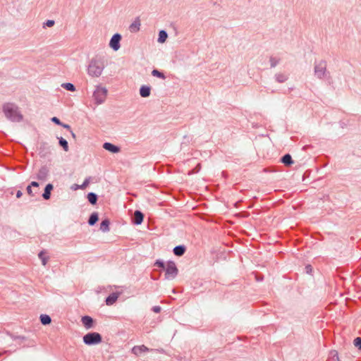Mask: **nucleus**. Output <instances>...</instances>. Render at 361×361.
<instances>
[{
    "instance_id": "nucleus-42",
    "label": "nucleus",
    "mask_w": 361,
    "mask_h": 361,
    "mask_svg": "<svg viewBox=\"0 0 361 361\" xmlns=\"http://www.w3.org/2000/svg\"><path fill=\"white\" fill-rule=\"evenodd\" d=\"M35 345V341H30V343L27 345H24L23 347H28V346H34Z\"/></svg>"
},
{
    "instance_id": "nucleus-38",
    "label": "nucleus",
    "mask_w": 361,
    "mask_h": 361,
    "mask_svg": "<svg viewBox=\"0 0 361 361\" xmlns=\"http://www.w3.org/2000/svg\"><path fill=\"white\" fill-rule=\"evenodd\" d=\"M312 266L308 264L305 267V271L307 274H310L312 272Z\"/></svg>"
},
{
    "instance_id": "nucleus-35",
    "label": "nucleus",
    "mask_w": 361,
    "mask_h": 361,
    "mask_svg": "<svg viewBox=\"0 0 361 361\" xmlns=\"http://www.w3.org/2000/svg\"><path fill=\"white\" fill-rule=\"evenodd\" d=\"M12 338L14 341H20L25 340V337H24L23 336H13Z\"/></svg>"
},
{
    "instance_id": "nucleus-43",
    "label": "nucleus",
    "mask_w": 361,
    "mask_h": 361,
    "mask_svg": "<svg viewBox=\"0 0 361 361\" xmlns=\"http://www.w3.org/2000/svg\"><path fill=\"white\" fill-rule=\"evenodd\" d=\"M71 188L73 189V190L80 189V185H77V184H74L73 185H72Z\"/></svg>"
},
{
    "instance_id": "nucleus-14",
    "label": "nucleus",
    "mask_w": 361,
    "mask_h": 361,
    "mask_svg": "<svg viewBox=\"0 0 361 361\" xmlns=\"http://www.w3.org/2000/svg\"><path fill=\"white\" fill-rule=\"evenodd\" d=\"M151 93V87L147 85H142L140 88V94L142 97H148Z\"/></svg>"
},
{
    "instance_id": "nucleus-32",
    "label": "nucleus",
    "mask_w": 361,
    "mask_h": 361,
    "mask_svg": "<svg viewBox=\"0 0 361 361\" xmlns=\"http://www.w3.org/2000/svg\"><path fill=\"white\" fill-rule=\"evenodd\" d=\"M154 265L158 267H161L163 269H165V268H166L164 262L163 261H161V260H159V259L156 261V262L154 263Z\"/></svg>"
},
{
    "instance_id": "nucleus-28",
    "label": "nucleus",
    "mask_w": 361,
    "mask_h": 361,
    "mask_svg": "<svg viewBox=\"0 0 361 361\" xmlns=\"http://www.w3.org/2000/svg\"><path fill=\"white\" fill-rule=\"evenodd\" d=\"M270 66L271 68L276 67L280 62V59H277L274 56H271L269 58Z\"/></svg>"
},
{
    "instance_id": "nucleus-22",
    "label": "nucleus",
    "mask_w": 361,
    "mask_h": 361,
    "mask_svg": "<svg viewBox=\"0 0 361 361\" xmlns=\"http://www.w3.org/2000/svg\"><path fill=\"white\" fill-rule=\"evenodd\" d=\"M99 220V216L97 212H93L90 214L89 219H88V224L90 226H94Z\"/></svg>"
},
{
    "instance_id": "nucleus-24",
    "label": "nucleus",
    "mask_w": 361,
    "mask_h": 361,
    "mask_svg": "<svg viewBox=\"0 0 361 361\" xmlns=\"http://www.w3.org/2000/svg\"><path fill=\"white\" fill-rule=\"evenodd\" d=\"M58 139H59V145L63 149V150L65 152H68L69 149V147H68V143L67 140L62 137H58Z\"/></svg>"
},
{
    "instance_id": "nucleus-17",
    "label": "nucleus",
    "mask_w": 361,
    "mask_h": 361,
    "mask_svg": "<svg viewBox=\"0 0 361 361\" xmlns=\"http://www.w3.org/2000/svg\"><path fill=\"white\" fill-rule=\"evenodd\" d=\"M118 295L116 293H113L110 294L106 298V304L107 305H112L118 299Z\"/></svg>"
},
{
    "instance_id": "nucleus-5",
    "label": "nucleus",
    "mask_w": 361,
    "mask_h": 361,
    "mask_svg": "<svg viewBox=\"0 0 361 361\" xmlns=\"http://www.w3.org/2000/svg\"><path fill=\"white\" fill-rule=\"evenodd\" d=\"M165 279L172 280L175 279L178 274V270L175 262L169 261L167 262L165 268Z\"/></svg>"
},
{
    "instance_id": "nucleus-26",
    "label": "nucleus",
    "mask_w": 361,
    "mask_h": 361,
    "mask_svg": "<svg viewBox=\"0 0 361 361\" xmlns=\"http://www.w3.org/2000/svg\"><path fill=\"white\" fill-rule=\"evenodd\" d=\"M61 87H63L64 89H66V90H68L71 92H74L75 90V85L71 82L63 83L61 85Z\"/></svg>"
},
{
    "instance_id": "nucleus-29",
    "label": "nucleus",
    "mask_w": 361,
    "mask_h": 361,
    "mask_svg": "<svg viewBox=\"0 0 361 361\" xmlns=\"http://www.w3.org/2000/svg\"><path fill=\"white\" fill-rule=\"evenodd\" d=\"M44 253H45L44 251H41L38 254V257L41 259L42 263L44 266H45L47 264L48 259H49V257H47L44 256Z\"/></svg>"
},
{
    "instance_id": "nucleus-46",
    "label": "nucleus",
    "mask_w": 361,
    "mask_h": 361,
    "mask_svg": "<svg viewBox=\"0 0 361 361\" xmlns=\"http://www.w3.org/2000/svg\"><path fill=\"white\" fill-rule=\"evenodd\" d=\"M70 132H71V133L72 137H73V138H75V134L72 130H71Z\"/></svg>"
},
{
    "instance_id": "nucleus-47",
    "label": "nucleus",
    "mask_w": 361,
    "mask_h": 361,
    "mask_svg": "<svg viewBox=\"0 0 361 361\" xmlns=\"http://www.w3.org/2000/svg\"><path fill=\"white\" fill-rule=\"evenodd\" d=\"M46 145H47V144H46V143H44V144H43V146H44V148H45Z\"/></svg>"
},
{
    "instance_id": "nucleus-31",
    "label": "nucleus",
    "mask_w": 361,
    "mask_h": 361,
    "mask_svg": "<svg viewBox=\"0 0 361 361\" xmlns=\"http://www.w3.org/2000/svg\"><path fill=\"white\" fill-rule=\"evenodd\" d=\"M90 177H88V178H85L84 182L82 183V184L80 185V188L82 189V190L86 188V187L90 183Z\"/></svg>"
},
{
    "instance_id": "nucleus-18",
    "label": "nucleus",
    "mask_w": 361,
    "mask_h": 361,
    "mask_svg": "<svg viewBox=\"0 0 361 361\" xmlns=\"http://www.w3.org/2000/svg\"><path fill=\"white\" fill-rule=\"evenodd\" d=\"M109 225L110 221L109 220V219H105L102 220L100 224V230L104 233L109 232L110 230Z\"/></svg>"
},
{
    "instance_id": "nucleus-27",
    "label": "nucleus",
    "mask_w": 361,
    "mask_h": 361,
    "mask_svg": "<svg viewBox=\"0 0 361 361\" xmlns=\"http://www.w3.org/2000/svg\"><path fill=\"white\" fill-rule=\"evenodd\" d=\"M152 75L154 77H157L163 80L166 79L165 75L162 72L158 71L157 69H154L152 71Z\"/></svg>"
},
{
    "instance_id": "nucleus-9",
    "label": "nucleus",
    "mask_w": 361,
    "mask_h": 361,
    "mask_svg": "<svg viewBox=\"0 0 361 361\" xmlns=\"http://www.w3.org/2000/svg\"><path fill=\"white\" fill-rule=\"evenodd\" d=\"M144 219V214L140 210H135L133 216V223L135 225H140L142 223Z\"/></svg>"
},
{
    "instance_id": "nucleus-1",
    "label": "nucleus",
    "mask_w": 361,
    "mask_h": 361,
    "mask_svg": "<svg viewBox=\"0 0 361 361\" xmlns=\"http://www.w3.org/2000/svg\"><path fill=\"white\" fill-rule=\"evenodd\" d=\"M3 112L6 118L11 122L19 123L23 120L20 108L14 103L7 102L3 104Z\"/></svg>"
},
{
    "instance_id": "nucleus-19",
    "label": "nucleus",
    "mask_w": 361,
    "mask_h": 361,
    "mask_svg": "<svg viewBox=\"0 0 361 361\" xmlns=\"http://www.w3.org/2000/svg\"><path fill=\"white\" fill-rule=\"evenodd\" d=\"M275 80L279 83H283L288 80V75L283 73H278L275 75Z\"/></svg>"
},
{
    "instance_id": "nucleus-39",
    "label": "nucleus",
    "mask_w": 361,
    "mask_h": 361,
    "mask_svg": "<svg viewBox=\"0 0 361 361\" xmlns=\"http://www.w3.org/2000/svg\"><path fill=\"white\" fill-rule=\"evenodd\" d=\"M29 185H31V188L32 187L38 188L39 185L37 181H32V182H31V183Z\"/></svg>"
},
{
    "instance_id": "nucleus-4",
    "label": "nucleus",
    "mask_w": 361,
    "mask_h": 361,
    "mask_svg": "<svg viewBox=\"0 0 361 361\" xmlns=\"http://www.w3.org/2000/svg\"><path fill=\"white\" fill-rule=\"evenodd\" d=\"M83 342L87 345H94L102 341V335L97 332H89L82 338Z\"/></svg>"
},
{
    "instance_id": "nucleus-2",
    "label": "nucleus",
    "mask_w": 361,
    "mask_h": 361,
    "mask_svg": "<svg viewBox=\"0 0 361 361\" xmlns=\"http://www.w3.org/2000/svg\"><path fill=\"white\" fill-rule=\"evenodd\" d=\"M104 63L99 59H92L87 67V73L91 77H99L104 68Z\"/></svg>"
},
{
    "instance_id": "nucleus-13",
    "label": "nucleus",
    "mask_w": 361,
    "mask_h": 361,
    "mask_svg": "<svg viewBox=\"0 0 361 361\" xmlns=\"http://www.w3.org/2000/svg\"><path fill=\"white\" fill-rule=\"evenodd\" d=\"M54 188V186L51 183H48L45 188H44V191L42 194V197L47 200H49L50 199V197H51V190H53Z\"/></svg>"
},
{
    "instance_id": "nucleus-8",
    "label": "nucleus",
    "mask_w": 361,
    "mask_h": 361,
    "mask_svg": "<svg viewBox=\"0 0 361 361\" xmlns=\"http://www.w3.org/2000/svg\"><path fill=\"white\" fill-rule=\"evenodd\" d=\"M49 174V169L47 166H42L38 173H37L36 178L39 180H46Z\"/></svg>"
},
{
    "instance_id": "nucleus-16",
    "label": "nucleus",
    "mask_w": 361,
    "mask_h": 361,
    "mask_svg": "<svg viewBox=\"0 0 361 361\" xmlns=\"http://www.w3.org/2000/svg\"><path fill=\"white\" fill-rule=\"evenodd\" d=\"M173 253L175 255H176L178 257H180L185 254V252L186 251V247L185 245H177L173 248Z\"/></svg>"
},
{
    "instance_id": "nucleus-36",
    "label": "nucleus",
    "mask_w": 361,
    "mask_h": 361,
    "mask_svg": "<svg viewBox=\"0 0 361 361\" xmlns=\"http://www.w3.org/2000/svg\"><path fill=\"white\" fill-rule=\"evenodd\" d=\"M152 310L154 312L159 313L161 312V308L160 306H154Z\"/></svg>"
},
{
    "instance_id": "nucleus-23",
    "label": "nucleus",
    "mask_w": 361,
    "mask_h": 361,
    "mask_svg": "<svg viewBox=\"0 0 361 361\" xmlns=\"http://www.w3.org/2000/svg\"><path fill=\"white\" fill-rule=\"evenodd\" d=\"M168 37V34L166 31L161 30L159 32V37H158V42L159 43H164L166 42V39Z\"/></svg>"
},
{
    "instance_id": "nucleus-30",
    "label": "nucleus",
    "mask_w": 361,
    "mask_h": 361,
    "mask_svg": "<svg viewBox=\"0 0 361 361\" xmlns=\"http://www.w3.org/2000/svg\"><path fill=\"white\" fill-rule=\"evenodd\" d=\"M354 345L357 347L358 350H361V337H357L354 340Z\"/></svg>"
},
{
    "instance_id": "nucleus-37",
    "label": "nucleus",
    "mask_w": 361,
    "mask_h": 361,
    "mask_svg": "<svg viewBox=\"0 0 361 361\" xmlns=\"http://www.w3.org/2000/svg\"><path fill=\"white\" fill-rule=\"evenodd\" d=\"M26 190H27V192L28 193V195H30V196H34V193L32 190V188H31V185H28L26 188Z\"/></svg>"
},
{
    "instance_id": "nucleus-12",
    "label": "nucleus",
    "mask_w": 361,
    "mask_h": 361,
    "mask_svg": "<svg viewBox=\"0 0 361 361\" xmlns=\"http://www.w3.org/2000/svg\"><path fill=\"white\" fill-rule=\"evenodd\" d=\"M103 147L104 149H106L110 152H112V153H118L121 150L119 147H118L111 142H104L103 145Z\"/></svg>"
},
{
    "instance_id": "nucleus-45",
    "label": "nucleus",
    "mask_w": 361,
    "mask_h": 361,
    "mask_svg": "<svg viewBox=\"0 0 361 361\" xmlns=\"http://www.w3.org/2000/svg\"><path fill=\"white\" fill-rule=\"evenodd\" d=\"M201 169V166H200V164H198L196 167H195V170H196V172H198Z\"/></svg>"
},
{
    "instance_id": "nucleus-44",
    "label": "nucleus",
    "mask_w": 361,
    "mask_h": 361,
    "mask_svg": "<svg viewBox=\"0 0 361 361\" xmlns=\"http://www.w3.org/2000/svg\"><path fill=\"white\" fill-rule=\"evenodd\" d=\"M327 361H339L338 360V356H336V358H335L334 357L331 358V359H329Z\"/></svg>"
},
{
    "instance_id": "nucleus-7",
    "label": "nucleus",
    "mask_w": 361,
    "mask_h": 361,
    "mask_svg": "<svg viewBox=\"0 0 361 361\" xmlns=\"http://www.w3.org/2000/svg\"><path fill=\"white\" fill-rule=\"evenodd\" d=\"M121 39V35L118 33L114 34L109 42V46L110 47L114 50L117 51L120 49V41Z\"/></svg>"
},
{
    "instance_id": "nucleus-20",
    "label": "nucleus",
    "mask_w": 361,
    "mask_h": 361,
    "mask_svg": "<svg viewBox=\"0 0 361 361\" xmlns=\"http://www.w3.org/2000/svg\"><path fill=\"white\" fill-rule=\"evenodd\" d=\"M281 161L287 166H289L292 164H293L292 157L289 154H286L285 155H283L281 159Z\"/></svg>"
},
{
    "instance_id": "nucleus-6",
    "label": "nucleus",
    "mask_w": 361,
    "mask_h": 361,
    "mask_svg": "<svg viewBox=\"0 0 361 361\" xmlns=\"http://www.w3.org/2000/svg\"><path fill=\"white\" fill-rule=\"evenodd\" d=\"M107 96V90L105 87L97 86L93 92V97L97 104L104 102Z\"/></svg>"
},
{
    "instance_id": "nucleus-10",
    "label": "nucleus",
    "mask_w": 361,
    "mask_h": 361,
    "mask_svg": "<svg viewBox=\"0 0 361 361\" xmlns=\"http://www.w3.org/2000/svg\"><path fill=\"white\" fill-rule=\"evenodd\" d=\"M81 322L86 329H90L93 327L94 319L87 315L82 317Z\"/></svg>"
},
{
    "instance_id": "nucleus-34",
    "label": "nucleus",
    "mask_w": 361,
    "mask_h": 361,
    "mask_svg": "<svg viewBox=\"0 0 361 361\" xmlns=\"http://www.w3.org/2000/svg\"><path fill=\"white\" fill-rule=\"evenodd\" d=\"M55 22L54 20H47L44 23V26H47V27H52L54 25Z\"/></svg>"
},
{
    "instance_id": "nucleus-11",
    "label": "nucleus",
    "mask_w": 361,
    "mask_h": 361,
    "mask_svg": "<svg viewBox=\"0 0 361 361\" xmlns=\"http://www.w3.org/2000/svg\"><path fill=\"white\" fill-rule=\"evenodd\" d=\"M149 350L145 345H135L132 348V353L137 356L140 355L142 353L148 352Z\"/></svg>"
},
{
    "instance_id": "nucleus-40",
    "label": "nucleus",
    "mask_w": 361,
    "mask_h": 361,
    "mask_svg": "<svg viewBox=\"0 0 361 361\" xmlns=\"http://www.w3.org/2000/svg\"><path fill=\"white\" fill-rule=\"evenodd\" d=\"M61 126H62L64 128H66V129L69 130L70 131L71 130V126L69 125H68V124H65V123H62V125H61Z\"/></svg>"
},
{
    "instance_id": "nucleus-15",
    "label": "nucleus",
    "mask_w": 361,
    "mask_h": 361,
    "mask_svg": "<svg viewBox=\"0 0 361 361\" xmlns=\"http://www.w3.org/2000/svg\"><path fill=\"white\" fill-rule=\"evenodd\" d=\"M140 20L139 18H137L133 23H132L129 27V30L131 32H137L140 30Z\"/></svg>"
},
{
    "instance_id": "nucleus-33",
    "label": "nucleus",
    "mask_w": 361,
    "mask_h": 361,
    "mask_svg": "<svg viewBox=\"0 0 361 361\" xmlns=\"http://www.w3.org/2000/svg\"><path fill=\"white\" fill-rule=\"evenodd\" d=\"M51 121L54 123L55 124L58 125V126H61L62 125V122L60 121V119L57 117H52L51 118Z\"/></svg>"
},
{
    "instance_id": "nucleus-25",
    "label": "nucleus",
    "mask_w": 361,
    "mask_h": 361,
    "mask_svg": "<svg viewBox=\"0 0 361 361\" xmlns=\"http://www.w3.org/2000/svg\"><path fill=\"white\" fill-rule=\"evenodd\" d=\"M39 319L43 325H48L51 322V319L48 314H41Z\"/></svg>"
},
{
    "instance_id": "nucleus-3",
    "label": "nucleus",
    "mask_w": 361,
    "mask_h": 361,
    "mask_svg": "<svg viewBox=\"0 0 361 361\" xmlns=\"http://www.w3.org/2000/svg\"><path fill=\"white\" fill-rule=\"evenodd\" d=\"M327 63L325 60L315 61L314 63V75L319 79H324L329 74L326 69Z\"/></svg>"
},
{
    "instance_id": "nucleus-21",
    "label": "nucleus",
    "mask_w": 361,
    "mask_h": 361,
    "mask_svg": "<svg viewBox=\"0 0 361 361\" xmlns=\"http://www.w3.org/2000/svg\"><path fill=\"white\" fill-rule=\"evenodd\" d=\"M87 198L91 204L94 205L97 202L98 196L96 193L90 192L87 194Z\"/></svg>"
},
{
    "instance_id": "nucleus-41",
    "label": "nucleus",
    "mask_w": 361,
    "mask_h": 361,
    "mask_svg": "<svg viewBox=\"0 0 361 361\" xmlns=\"http://www.w3.org/2000/svg\"><path fill=\"white\" fill-rule=\"evenodd\" d=\"M23 195V192L20 190H18L16 192V197L20 198Z\"/></svg>"
}]
</instances>
